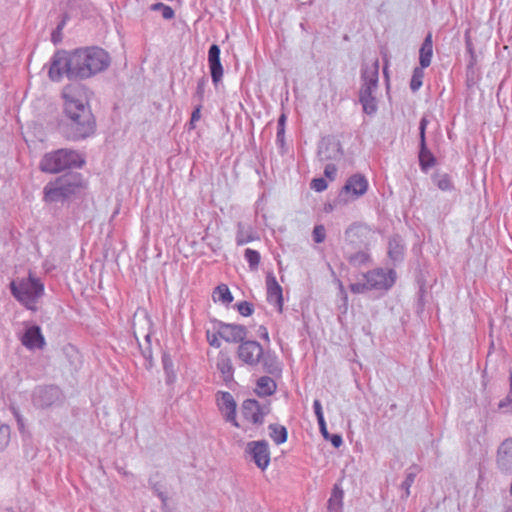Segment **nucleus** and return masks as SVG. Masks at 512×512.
I'll list each match as a JSON object with an SVG mask.
<instances>
[{
  "instance_id": "nucleus-16",
  "label": "nucleus",
  "mask_w": 512,
  "mask_h": 512,
  "mask_svg": "<svg viewBox=\"0 0 512 512\" xmlns=\"http://www.w3.org/2000/svg\"><path fill=\"white\" fill-rule=\"evenodd\" d=\"M220 47L217 44H212L208 50V66L213 84L216 86L223 77V66L220 60Z\"/></svg>"
},
{
  "instance_id": "nucleus-46",
  "label": "nucleus",
  "mask_w": 512,
  "mask_h": 512,
  "mask_svg": "<svg viewBox=\"0 0 512 512\" xmlns=\"http://www.w3.org/2000/svg\"><path fill=\"white\" fill-rule=\"evenodd\" d=\"M150 338H151V334L150 333H147L145 335V340L146 342L148 343V345H150ZM142 354L144 356V358L148 361V364L149 366L152 365V351H151V348L150 346H147L145 349L142 350Z\"/></svg>"
},
{
  "instance_id": "nucleus-3",
  "label": "nucleus",
  "mask_w": 512,
  "mask_h": 512,
  "mask_svg": "<svg viewBox=\"0 0 512 512\" xmlns=\"http://www.w3.org/2000/svg\"><path fill=\"white\" fill-rule=\"evenodd\" d=\"M83 176L69 173L48 182L43 189V200L47 203L63 202L83 188Z\"/></svg>"
},
{
  "instance_id": "nucleus-8",
  "label": "nucleus",
  "mask_w": 512,
  "mask_h": 512,
  "mask_svg": "<svg viewBox=\"0 0 512 512\" xmlns=\"http://www.w3.org/2000/svg\"><path fill=\"white\" fill-rule=\"evenodd\" d=\"M375 231L363 223H353L345 230V241L352 248L369 249L374 239Z\"/></svg>"
},
{
  "instance_id": "nucleus-15",
  "label": "nucleus",
  "mask_w": 512,
  "mask_h": 512,
  "mask_svg": "<svg viewBox=\"0 0 512 512\" xmlns=\"http://www.w3.org/2000/svg\"><path fill=\"white\" fill-rule=\"evenodd\" d=\"M20 341L21 344L30 351L43 350L46 346L41 328L37 325L26 328L20 336Z\"/></svg>"
},
{
  "instance_id": "nucleus-24",
  "label": "nucleus",
  "mask_w": 512,
  "mask_h": 512,
  "mask_svg": "<svg viewBox=\"0 0 512 512\" xmlns=\"http://www.w3.org/2000/svg\"><path fill=\"white\" fill-rule=\"evenodd\" d=\"M433 56L432 34L428 33L419 50V63L422 68H427L431 64Z\"/></svg>"
},
{
  "instance_id": "nucleus-49",
  "label": "nucleus",
  "mask_w": 512,
  "mask_h": 512,
  "mask_svg": "<svg viewBox=\"0 0 512 512\" xmlns=\"http://www.w3.org/2000/svg\"><path fill=\"white\" fill-rule=\"evenodd\" d=\"M328 440L335 448H339L343 443V439L340 434H330Z\"/></svg>"
},
{
  "instance_id": "nucleus-20",
  "label": "nucleus",
  "mask_w": 512,
  "mask_h": 512,
  "mask_svg": "<svg viewBox=\"0 0 512 512\" xmlns=\"http://www.w3.org/2000/svg\"><path fill=\"white\" fill-rule=\"evenodd\" d=\"M267 300L278 310H281L283 303L282 287L278 284L272 272L266 276Z\"/></svg>"
},
{
  "instance_id": "nucleus-2",
  "label": "nucleus",
  "mask_w": 512,
  "mask_h": 512,
  "mask_svg": "<svg viewBox=\"0 0 512 512\" xmlns=\"http://www.w3.org/2000/svg\"><path fill=\"white\" fill-rule=\"evenodd\" d=\"M62 97L63 110L58 122L60 134L70 141L92 136L96 131V119L88 102L70 87L63 90Z\"/></svg>"
},
{
  "instance_id": "nucleus-9",
  "label": "nucleus",
  "mask_w": 512,
  "mask_h": 512,
  "mask_svg": "<svg viewBox=\"0 0 512 512\" xmlns=\"http://www.w3.org/2000/svg\"><path fill=\"white\" fill-rule=\"evenodd\" d=\"M244 453L261 471H265L270 465L271 453L266 440L248 442Z\"/></svg>"
},
{
  "instance_id": "nucleus-5",
  "label": "nucleus",
  "mask_w": 512,
  "mask_h": 512,
  "mask_svg": "<svg viewBox=\"0 0 512 512\" xmlns=\"http://www.w3.org/2000/svg\"><path fill=\"white\" fill-rule=\"evenodd\" d=\"M238 356L247 365L260 364L266 373L274 374L280 370L277 357L270 351H264L256 341L242 342L238 347Z\"/></svg>"
},
{
  "instance_id": "nucleus-19",
  "label": "nucleus",
  "mask_w": 512,
  "mask_h": 512,
  "mask_svg": "<svg viewBox=\"0 0 512 512\" xmlns=\"http://www.w3.org/2000/svg\"><path fill=\"white\" fill-rule=\"evenodd\" d=\"M497 466L505 473L512 472V438L504 440L497 451Z\"/></svg>"
},
{
  "instance_id": "nucleus-14",
  "label": "nucleus",
  "mask_w": 512,
  "mask_h": 512,
  "mask_svg": "<svg viewBox=\"0 0 512 512\" xmlns=\"http://www.w3.org/2000/svg\"><path fill=\"white\" fill-rule=\"evenodd\" d=\"M320 161L336 160L343 156V150L339 140L333 137L323 138L317 152Z\"/></svg>"
},
{
  "instance_id": "nucleus-36",
  "label": "nucleus",
  "mask_w": 512,
  "mask_h": 512,
  "mask_svg": "<svg viewBox=\"0 0 512 512\" xmlns=\"http://www.w3.org/2000/svg\"><path fill=\"white\" fill-rule=\"evenodd\" d=\"M11 430L10 427L0 421V452L6 449L10 442Z\"/></svg>"
},
{
  "instance_id": "nucleus-55",
  "label": "nucleus",
  "mask_w": 512,
  "mask_h": 512,
  "mask_svg": "<svg viewBox=\"0 0 512 512\" xmlns=\"http://www.w3.org/2000/svg\"><path fill=\"white\" fill-rule=\"evenodd\" d=\"M260 331H261V334H262V337L265 338L266 340H268V331L265 327L263 326H260Z\"/></svg>"
},
{
  "instance_id": "nucleus-13",
  "label": "nucleus",
  "mask_w": 512,
  "mask_h": 512,
  "mask_svg": "<svg viewBox=\"0 0 512 512\" xmlns=\"http://www.w3.org/2000/svg\"><path fill=\"white\" fill-rule=\"evenodd\" d=\"M217 406L226 422L231 423L234 427L239 428L240 424L236 419L237 404L230 392L219 391L216 394Z\"/></svg>"
},
{
  "instance_id": "nucleus-60",
  "label": "nucleus",
  "mask_w": 512,
  "mask_h": 512,
  "mask_svg": "<svg viewBox=\"0 0 512 512\" xmlns=\"http://www.w3.org/2000/svg\"><path fill=\"white\" fill-rule=\"evenodd\" d=\"M318 425H319V428H324L326 426L325 420L321 421V422H318Z\"/></svg>"
},
{
  "instance_id": "nucleus-45",
  "label": "nucleus",
  "mask_w": 512,
  "mask_h": 512,
  "mask_svg": "<svg viewBox=\"0 0 512 512\" xmlns=\"http://www.w3.org/2000/svg\"><path fill=\"white\" fill-rule=\"evenodd\" d=\"M64 25H65V21L63 20V21H61V22L57 25L56 29L52 32V34H51V40H52V42H53L54 44H57V43H59V42L61 41V39H62V33H61V31H62V29H63Z\"/></svg>"
},
{
  "instance_id": "nucleus-40",
  "label": "nucleus",
  "mask_w": 512,
  "mask_h": 512,
  "mask_svg": "<svg viewBox=\"0 0 512 512\" xmlns=\"http://www.w3.org/2000/svg\"><path fill=\"white\" fill-rule=\"evenodd\" d=\"M235 306L239 314L243 317L251 316L254 311L253 304L247 301L239 302Z\"/></svg>"
},
{
  "instance_id": "nucleus-39",
  "label": "nucleus",
  "mask_w": 512,
  "mask_h": 512,
  "mask_svg": "<svg viewBox=\"0 0 512 512\" xmlns=\"http://www.w3.org/2000/svg\"><path fill=\"white\" fill-rule=\"evenodd\" d=\"M285 124H286V115L281 114L278 118L277 122V134H276V142L280 145H284V135H285Z\"/></svg>"
},
{
  "instance_id": "nucleus-52",
  "label": "nucleus",
  "mask_w": 512,
  "mask_h": 512,
  "mask_svg": "<svg viewBox=\"0 0 512 512\" xmlns=\"http://www.w3.org/2000/svg\"><path fill=\"white\" fill-rule=\"evenodd\" d=\"M465 44L466 50L469 53V55L475 54L473 43L469 37H466Z\"/></svg>"
},
{
  "instance_id": "nucleus-29",
  "label": "nucleus",
  "mask_w": 512,
  "mask_h": 512,
  "mask_svg": "<svg viewBox=\"0 0 512 512\" xmlns=\"http://www.w3.org/2000/svg\"><path fill=\"white\" fill-rule=\"evenodd\" d=\"M212 298L215 302L219 301L225 305L233 301V295L226 284L218 285L212 293Z\"/></svg>"
},
{
  "instance_id": "nucleus-11",
  "label": "nucleus",
  "mask_w": 512,
  "mask_h": 512,
  "mask_svg": "<svg viewBox=\"0 0 512 512\" xmlns=\"http://www.w3.org/2000/svg\"><path fill=\"white\" fill-rule=\"evenodd\" d=\"M62 397L61 390L56 386H40L37 387L32 395V401L34 406L38 408H48L58 402Z\"/></svg>"
},
{
  "instance_id": "nucleus-12",
  "label": "nucleus",
  "mask_w": 512,
  "mask_h": 512,
  "mask_svg": "<svg viewBox=\"0 0 512 512\" xmlns=\"http://www.w3.org/2000/svg\"><path fill=\"white\" fill-rule=\"evenodd\" d=\"M429 121L426 116H423L419 122V165L423 171L436 164V158L433 153L428 149L426 144V128Z\"/></svg>"
},
{
  "instance_id": "nucleus-4",
  "label": "nucleus",
  "mask_w": 512,
  "mask_h": 512,
  "mask_svg": "<svg viewBox=\"0 0 512 512\" xmlns=\"http://www.w3.org/2000/svg\"><path fill=\"white\" fill-rule=\"evenodd\" d=\"M85 159L78 151L61 148L45 153L40 160L39 169L44 173L57 174L67 169L81 168Z\"/></svg>"
},
{
  "instance_id": "nucleus-37",
  "label": "nucleus",
  "mask_w": 512,
  "mask_h": 512,
  "mask_svg": "<svg viewBox=\"0 0 512 512\" xmlns=\"http://www.w3.org/2000/svg\"><path fill=\"white\" fill-rule=\"evenodd\" d=\"M418 469L415 467L413 471H408L406 473L405 480L401 484V489L404 490V496L407 498L410 495V488L415 481Z\"/></svg>"
},
{
  "instance_id": "nucleus-25",
  "label": "nucleus",
  "mask_w": 512,
  "mask_h": 512,
  "mask_svg": "<svg viewBox=\"0 0 512 512\" xmlns=\"http://www.w3.org/2000/svg\"><path fill=\"white\" fill-rule=\"evenodd\" d=\"M344 491L339 484H335L331 497L328 500V512H341Z\"/></svg>"
},
{
  "instance_id": "nucleus-10",
  "label": "nucleus",
  "mask_w": 512,
  "mask_h": 512,
  "mask_svg": "<svg viewBox=\"0 0 512 512\" xmlns=\"http://www.w3.org/2000/svg\"><path fill=\"white\" fill-rule=\"evenodd\" d=\"M270 411L269 403H260L255 399H246L241 405L242 417L256 426H260L264 423V419Z\"/></svg>"
},
{
  "instance_id": "nucleus-27",
  "label": "nucleus",
  "mask_w": 512,
  "mask_h": 512,
  "mask_svg": "<svg viewBox=\"0 0 512 512\" xmlns=\"http://www.w3.org/2000/svg\"><path fill=\"white\" fill-rule=\"evenodd\" d=\"M276 382L269 376H262L257 381L256 392L260 396H270L276 391Z\"/></svg>"
},
{
  "instance_id": "nucleus-1",
  "label": "nucleus",
  "mask_w": 512,
  "mask_h": 512,
  "mask_svg": "<svg viewBox=\"0 0 512 512\" xmlns=\"http://www.w3.org/2000/svg\"><path fill=\"white\" fill-rule=\"evenodd\" d=\"M110 62L109 54L96 46L71 52L57 51L51 59L48 74L52 81H60L63 76L69 80H83L106 70Z\"/></svg>"
},
{
  "instance_id": "nucleus-30",
  "label": "nucleus",
  "mask_w": 512,
  "mask_h": 512,
  "mask_svg": "<svg viewBox=\"0 0 512 512\" xmlns=\"http://www.w3.org/2000/svg\"><path fill=\"white\" fill-rule=\"evenodd\" d=\"M348 262L354 267H361L370 262L371 257L366 249H359L355 253L348 254L346 256Z\"/></svg>"
},
{
  "instance_id": "nucleus-53",
  "label": "nucleus",
  "mask_w": 512,
  "mask_h": 512,
  "mask_svg": "<svg viewBox=\"0 0 512 512\" xmlns=\"http://www.w3.org/2000/svg\"><path fill=\"white\" fill-rule=\"evenodd\" d=\"M469 62L467 64V69L468 70H471L473 69V67L475 66L476 62H477V59H476V54H472V55H469Z\"/></svg>"
},
{
  "instance_id": "nucleus-28",
  "label": "nucleus",
  "mask_w": 512,
  "mask_h": 512,
  "mask_svg": "<svg viewBox=\"0 0 512 512\" xmlns=\"http://www.w3.org/2000/svg\"><path fill=\"white\" fill-rule=\"evenodd\" d=\"M269 436L276 445L283 444L287 441L288 431L285 426L273 423L268 426Z\"/></svg>"
},
{
  "instance_id": "nucleus-31",
  "label": "nucleus",
  "mask_w": 512,
  "mask_h": 512,
  "mask_svg": "<svg viewBox=\"0 0 512 512\" xmlns=\"http://www.w3.org/2000/svg\"><path fill=\"white\" fill-rule=\"evenodd\" d=\"M256 237L253 235L250 228H246L242 222H238L237 224V233H236V244L238 246H242L251 241H254Z\"/></svg>"
},
{
  "instance_id": "nucleus-7",
  "label": "nucleus",
  "mask_w": 512,
  "mask_h": 512,
  "mask_svg": "<svg viewBox=\"0 0 512 512\" xmlns=\"http://www.w3.org/2000/svg\"><path fill=\"white\" fill-rule=\"evenodd\" d=\"M11 294L27 309L36 310L44 294V284L30 272L27 278L10 283Z\"/></svg>"
},
{
  "instance_id": "nucleus-61",
  "label": "nucleus",
  "mask_w": 512,
  "mask_h": 512,
  "mask_svg": "<svg viewBox=\"0 0 512 512\" xmlns=\"http://www.w3.org/2000/svg\"><path fill=\"white\" fill-rule=\"evenodd\" d=\"M159 496L162 498V500L165 499L162 493H159Z\"/></svg>"
},
{
  "instance_id": "nucleus-48",
  "label": "nucleus",
  "mask_w": 512,
  "mask_h": 512,
  "mask_svg": "<svg viewBox=\"0 0 512 512\" xmlns=\"http://www.w3.org/2000/svg\"><path fill=\"white\" fill-rule=\"evenodd\" d=\"M337 174V168L334 164H327L324 169V175L330 180H334Z\"/></svg>"
},
{
  "instance_id": "nucleus-54",
  "label": "nucleus",
  "mask_w": 512,
  "mask_h": 512,
  "mask_svg": "<svg viewBox=\"0 0 512 512\" xmlns=\"http://www.w3.org/2000/svg\"><path fill=\"white\" fill-rule=\"evenodd\" d=\"M320 429V432L322 434V436L328 440V437L330 436L328 430H327V426H325L324 428H319Z\"/></svg>"
},
{
  "instance_id": "nucleus-6",
  "label": "nucleus",
  "mask_w": 512,
  "mask_h": 512,
  "mask_svg": "<svg viewBox=\"0 0 512 512\" xmlns=\"http://www.w3.org/2000/svg\"><path fill=\"white\" fill-rule=\"evenodd\" d=\"M397 278L395 270L385 271L376 268L362 274V278L349 285L350 291L355 294L365 293L370 290L386 292L393 287Z\"/></svg>"
},
{
  "instance_id": "nucleus-17",
  "label": "nucleus",
  "mask_w": 512,
  "mask_h": 512,
  "mask_svg": "<svg viewBox=\"0 0 512 512\" xmlns=\"http://www.w3.org/2000/svg\"><path fill=\"white\" fill-rule=\"evenodd\" d=\"M368 189V181L362 174H354L350 176L341 190V194L351 193L354 198H358L366 193Z\"/></svg>"
},
{
  "instance_id": "nucleus-23",
  "label": "nucleus",
  "mask_w": 512,
  "mask_h": 512,
  "mask_svg": "<svg viewBox=\"0 0 512 512\" xmlns=\"http://www.w3.org/2000/svg\"><path fill=\"white\" fill-rule=\"evenodd\" d=\"M405 245L399 235H394L388 242V257L394 262L399 263L404 259Z\"/></svg>"
},
{
  "instance_id": "nucleus-44",
  "label": "nucleus",
  "mask_w": 512,
  "mask_h": 512,
  "mask_svg": "<svg viewBox=\"0 0 512 512\" xmlns=\"http://www.w3.org/2000/svg\"><path fill=\"white\" fill-rule=\"evenodd\" d=\"M311 188L317 192H322L327 188V181L324 178H315L311 181Z\"/></svg>"
},
{
  "instance_id": "nucleus-32",
  "label": "nucleus",
  "mask_w": 512,
  "mask_h": 512,
  "mask_svg": "<svg viewBox=\"0 0 512 512\" xmlns=\"http://www.w3.org/2000/svg\"><path fill=\"white\" fill-rule=\"evenodd\" d=\"M162 364H163V369L166 373V382L168 384L173 383L176 379V373L174 370L173 360L169 354L163 353Z\"/></svg>"
},
{
  "instance_id": "nucleus-35",
  "label": "nucleus",
  "mask_w": 512,
  "mask_h": 512,
  "mask_svg": "<svg viewBox=\"0 0 512 512\" xmlns=\"http://www.w3.org/2000/svg\"><path fill=\"white\" fill-rule=\"evenodd\" d=\"M426 289L424 286H420L418 291V298L415 305L416 315L419 318H425L426 315L424 314V307H425V295H426Z\"/></svg>"
},
{
  "instance_id": "nucleus-18",
  "label": "nucleus",
  "mask_w": 512,
  "mask_h": 512,
  "mask_svg": "<svg viewBox=\"0 0 512 512\" xmlns=\"http://www.w3.org/2000/svg\"><path fill=\"white\" fill-rule=\"evenodd\" d=\"M218 334L226 342H238L245 338L246 330L239 324L220 322Z\"/></svg>"
},
{
  "instance_id": "nucleus-51",
  "label": "nucleus",
  "mask_w": 512,
  "mask_h": 512,
  "mask_svg": "<svg viewBox=\"0 0 512 512\" xmlns=\"http://www.w3.org/2000/svg\"><path fill=\"white\" fill-rule=\"evenodd\" d=\"M313 409H314V413L316 416L323 413L320 400H318V399L314 400Z\"/></svg>"
},
{
  "instance_id": "nucleus-50",
  "label": "nucleus",
  "mask_w": 512,
  "mask_h": 512,
  "mask_svg": "<svg viewBox=\"0 0 512 512\" xmlns=\"http://www.w3.org/2000/svg\"><path fill=\"white\" fill-rule=\"evenodd\" d=\"M512 404V398L507 394L505 398L499 401L498 408L500 410L510 406Z\"/></svg>"
},
{
  "instance_id": "nucleus-59",
  "label": "nucleus",
  "mask_w": 512,
  "mask_h": 512,
  "mask_svg": "<svg viewBox=\"0 0 512 512\" xmlns=\"http://www.w3.org/2000/svg\"><path fill=\"white\" fill-rule=\"evenodd\" d=\"M211 345L213 346H216V347H219L220 346V343L217 341V339H213L211 342H210Z\"/></svg>"
},
{
  "instance_id": "nucleus-22",
  "label": "nucleus",
  "mask_w": 512,
  "mask_h": 512,
  "mask_svg": "<svg viewBox=\"0 0 512 512\" xmlns=\"http://www.w3.org/2000/svg\"><path fill=\"white\" fill-rule=\"evenodd\" d=\"M376 89H370L369 86L361 87L359 91V102L362 105L364 113L373 115L377 111V101L373 93Z\"/></svg>"
},
{
  "instance_id": "nucleus-43",
  "label": "nucleus",
  "mask_w": 512,
  "mask_h": 512,
  "mask_svg": "<svg viewBox=\"0 0 512 512\" xmlns=\"http://www.w3.org/2000/svg\"><path fill=\"white\" fill-rule=\"evenodd\" d=\"M312 236L315 243H322L326 237L325 227L323 225H316L313 229Z\"/></svg>"
},
{
  "instance_id": "nucleus-57",
  "label": "nucleus",
  "mask_w": 512,
  "mask_h": 512,
  "mask_svg": "<svg viewBox=\"0 0 512 512\" xmlns=\"http://www.w3.org/2000/svg\"><path fill=\"white\" fill-rule=\"evenodd\" d=\"M316 418H317V422H321V421H324V420H325V419H324V414H323V413H322V414L317 415V416H316Z\"/></svg>"
},
{
  "instance_id": "nucleus-58",
  "label": "nucleus",
  "mask_w": 512,
  "mask_h": 512,
  "mask_svg": "<svg viewBox=\"0 0 512 512\" xmlns=\"http://www.w3.org/2000/svg\"><path fill=\"white\" fill-rule=\"evenodd\" d=\"M316 418H317V422H321V421H324V420H325V419H324V414H323V413H322V414L317 415V416H316Z\"/></svg>"
},
{
  "instance_id": "nucleus-21",
  "label": "nucleus",
  "mask_w": 512,
  "mask_h": 512,
  "mask_svg": "<svg viewBox=\"0 0 512 512\" xmlns=\"http://www.w3.org/2000/svg\"><path fill=\"white\" fill-rule=\"evenodd\" d=\"M361 87L369 86L370 89H377L379 80V61L376 59L372 65L363 66L361 73Z\"/></svg>"
},
{
  "instance_id": "nucleus-41",
  "label": "nucleus",
  "mask_w": 512,
  "mask_h": 512,
  "mask_svg": "<svg viewBox=\"0 0 512 512\" xmlns=\"http://www.w3.org/2000/svg\"><path fill=\"white\" fill-rule=\"evenodd\" d=\"M207 83H208V78L206 76H202L197 82L195 97L198 99V101L200 103L203 101L205 87H206Z\"/></svg>"
},
{
  "instance_id": "nucleus-56",
  "label": "nucleus",
  "mask_w": 512,
  "mask_h": 512,
  "mask_svg": "<svg viewBox=\"0 0 512 512\" xmlns=\"http://www.w3.org/2000/svg\"><path fill=\"white\" fill-rule=\"evenodd\" d=\"M509 385H510V389H509L508 395L512 398V372H510V375H509Z\"/></svg>"
},
{
  "instance_id": "nucleus-33",
  "label": "nucleus",
  "mask_w": 512,
  "mask_h": 512,
  "mask_svg": "<svg viewBox=\"0 0 512 512\" xmlns=\"http://www.w3.org/2000/svg\"><path fill=\"white\" fill-rule=\"evenodd\" d=\"M244 257L249 264L250 270H257L261 259L260 253L254 249L247 248L244 252Z\"/></svg>"
},
{
  "instance_id": "nucleus-26",
  "label": "nucleus",
  "mask_w": 512,
  "mask_h": 512,
  "mask_svg": "<svg viewBox=\"0 0 512 512\" xmlns=\"http://www.w3.org/2000/svg\"><path fill=\"white\" fill-rule=\"evenodd\" d=\"M217 369L223 376L225 382H229L233 379V365L231 359L226 355H220L217 359Z\"/></svg>"
},
{
  "instance_id": "nucleus-42",
  "label": "nucleus",
  "mask_w": 512,
  "mask_h": 512,
  "mask_svg": "<svg viewBox=\"0 0 512 512\" xmlns=\"http://www.w3.org/2000/svg\"><path fill=\"white\" fill-rule=\"evenodd\" d=\"M436 185L442 191H449V190H451L453 188V184L451 182V179H450V177L447 174L440 176L436 180Z\"/></svg>"
},
{
  "instance_id": "nucleus-38",
  "label": "nucleus",
  "mask_w": 512,
  "mask_h": 512,
  "mask_svg": "<svg viewBox=\"0 0 512 512\" xmlns=\"http://www.w3.org/2000/svg\"><path fill=\"white\" fill-rule=\"evenodd\" d=\"M151 10L153 11H161L162 17L166 20H170L174 17V10L161 2H157L151 5Z\"/></svg>"
},
{
  "instance_id": "nucleus-34",
  "label": "nucleus",
  "mask_w": 512,
  "mask_h": 512,
  "mask_svg": "<svg viewBox=\"0 0 512 512\" xmlns=\"http://www.w3.org/2000/svg\"><path fill=\"white\" fill-rule=\"evenodd\" d=\"M423 69L424 68H422L420 66V67H415L413 70V74H412L411 81H410V89L413 92L418 91L420 89V87L422 86V83H423L422 80L424 77Z\"/></svg>"
},
{
  "instance_id": "nucleus-47",
  "label": "nucleus",
  "mask_w": 512,
  "mask_h": 512,
  "mask_svg": "<svg viewBox=\"0 0 512 512\" xmlns=\"http://www.w3.org/2000/svg\"><path fill=\"white\" fill-rule=\"evenodd\" d=\"M201 108H202V105L199 102V104L194 108V110H193V112L191 114L190 129H194L195 128V122L200 119V117H201Z\"/></svg>"
}]
</instances>
